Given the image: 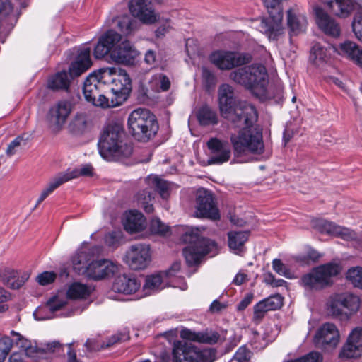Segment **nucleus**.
Listing matches in <instances>:
<instances>
[{
  "instance_id": "obj_20",
  "label": "nucleus",
  "mask_w": 362,
  "mask_h": 362,
  "mask_svg": "<svg viewBox=\"0 0 362 362\" xmlns=\"http://www.w3.org/2000/svg\"><path fill=\"white\" fill-rule=\"evenodd\" d=\"M282 20L283 16L269 15L267 18L262 19L259 29L269 40L277 41L284 34Z\"/></svg>"
},
{
  "instance_id": "obj_18",
  "label": "nucleus",
  "mask_w": 362,
  "mask_h": 362,
  "mask_svg": "<svg viewBox=\"0 0 362 362\" xmlns=\"http://www.w3.org/2000/svg\"><path fill=\"white\" fill-rule=\"evenodd\" d=\"M340 339L339 332L333 323L327 322L320 326L314 337V343L316 346L326 348L335 347Z\"/></svg>"
},
{
  "instance_id": "obj_11",
  "label": "nucleus",
  "mask_w": 362,
  "mask_h": 362,
  "mask_svg": "<svg viewBox=\"0 0 362 362\" xmlns=\"http://www.w3.org/2000/svg\"><path fill=\"white\" fill-rule=\"evenodd\" d=\"M338 52L339 54H346L357 64L362 66V49L354 42L346 41L341 43L339 51L333 45L325 47L320 43H315L311 49V54L315 56V59L325 61L331 54V52Z\"/></svg>"
},
{
  "instance_id": "obj_2",
  "label": "nucleus",
  "mask_w": 362,
  "mask_h": 362,
  "mask_svg": "<svg viewBox=\"0 0 362 362\" xmlns=\"http://www.w3.org/2000/svg\"><path fill=\"white\" fill-rule=\"evenodd\" d=\"M98 148L100 156L107 161H117L130 157L133 148L126 141V134L121 121L111 120L103 127Z\"/></svg>"
},
{
  "instance_id": "obj_59",
  "label": "nucleus",
  "mask_w": 362,
  "mask_h": 362,
  "mask_svg": "<svg viewBox=\"0 0 362 362\" xmlns=\"http://www.w3.org/2000/svg\"><path fill=\"white\" fill-rule=\"evenodd\" d=\"M66 302L64 300L60 299L57 296H54L47 301V306L50 311L55 312L59 310L66 305Z\"/></svg>"
},
{
  "instance_id": "obj_24",
  "label": "nucleus",
  "mask_w": 362,
  "mask_h": 362,
  "mask_svg": "<svg viewBox=\"0 0 362 362\" xmlns=\"http://www.w3.org/2000/svg\"><path fill=\"white\" fill-rule=\"evenodd\" d=\"M319 229L321 233L339 237L345 240H353L357 238L356 233L353 230L327 221H322L319 225Z\"/></svg>"
},
{
  "instance_id": "obj_29",
  "label": "nucleus",
  "mask_w": 362,
  "mask_h": 362,
  "mask_svg": "<svg viewBox=\"0 0 362 362\" xmlns=\"http://www.w3.org/2000/svg\"><path fill=\"white\" fill-rule=\"evenodd\" d=\"M307 24V18L304 15L297 13L292 9L287 11V25L292 35L303 33Z\"/></svg>"
},
{
  "instance_id": "obj_33",
  "label": "nucleus",
  "mask_w": 362,
  "mask_h": 362,
  "mask_svg": "<svg viewBox=\"0 0 362 362\" xmlns=\"http://www.w3.org/2000/svg\"><path fill=\"white\" fill-rule=\"evenodd\" d=\"M70 80L69 79L66 71H62L52 76L48 81L47 86L49 88L58 90H66L69 88Z\"/></svg>"
},
{
  "instance_id": "obj_51",
  "label": "nucleus",
  "mask_w": 362,
  "mask_h": 362,
  "mask_svg": "<svg viewBox=\"0 0 362 362\" xmlns=\"http://www.w3.org/2000/svg\"><path fill=\"white\" fill-rule=\"evenodd\" d=\"M252 356L251 351L246 346H242L235 352L233 360L236 362H251Z\"/></svg>"
},
{
  "instance_id": "obj_6",
  "label": "nucleus",
  "mask_w": 362,
  "mask_h": 362,
  "mask_svg": "<svg viewBox=\"0 0 362 362\" xmlns=\"http://www.w3.org/2000/svg\"><path fill=\"white\" fill-rule=\"evenodd\" d=\"M128 128L135 140L148 142L156 136L159 126L156 116L148 110L138 108L129 115Z\"/></svg>"
},
{
  "instance_id": "obj_36",
  "label": "nucleus",
  "mask_w": 362,
  "mask_h": 362,
  "mask_svg": "<svg viewBox=\"0 0 362 362\" xmlns=\"http://www.w3.org/2000/svg\"><path fill=\"white\" fill-rule=\"evenodd\" d=\"M124 337V335L122 334H117L108 339L106 344L103 343L102 344H98L96 340L93 339H88L85 343V346L90 351H99L100 349L107 348L112 346L115 343L120 342L123 340Z\"/></svg>"
},
{
  "instance_id": "obj_63",
  "label": "nucleus",
  "mask_w": 362,
  "mask_h": 362,
  "mask_svg": "<svg viewBox=\"0 0 362 362\" xmlns=\"http://www.w3.org/2000/svg\"><path fill=\"white\" fill-rule=\"evenodd\" d=\"M181 268V263L180 262H174L172 266L168 269L163 272V275L165 276L166 277H172L175 276L177 273L180 272Z\"/></svg>"
},
{
  "instance_id": "obj_49",
  "label": "nucleus",
  "mask_w": 362,
  "mask_h": 362,
  "mask_svg": "<svg viewBox=\"0 0 362 362\" xmlns=\"http://www.w3.org/2000/svg\"><path fill=\"white\" fill-rule=\"evenodd\" d=\"M150 230L153 234L166 235L169 233V227L158 218L153 219L150 223Z\"/></svg>"
},
{
  "instance_id": "obj_64",
  "label": "nucleus",
  "mask_w": 362,
  "mask_h": 362,
  "mask_svg": "<svg viewBox=\"0 0 362 362\" xmlns=\"http://www.w3.org/2000/svg\"><path fill=\"white\" fill-rule=\"evenodd\" d=\"M202 77L208 86L215 84L216 77L214 74L206 68L202 69Z\"/></svg>"
},
{
  "instance_id": "obj_14",
  "label": "nucleus",
  "mask_w": 362,
  "mask_h": 362,
  "mask_svg": "<svg viewBox=\"0 0 362 362\" xmlns=\"http://www.w3.org/2000/svg\"><path fill=\"white\" fill-rule=\"evenodd\" d=\"M120 265L108 259L93 260L86 267V276L93 280L100 281L113 277L119 272Z\"/></svg>"
},
{
  "instance_id": "obj_8",
  "label": "nucleus",
  "mask_w": 362,
  "mask_h": 362,
  "mask_svg": "<svg viewBox=\"0 0 362 362\" xmlns=\"http://www.w3.org/2000/svg\"><path fill=\"white\" fill-rule=\"evenodd\" d=\"M359 297L351 293H335L329 296L326 304L328 315L341 320H348L361 307Z\"/></svg>"
},
{
  "instance_id": "obj_42",
  "label": "nucleus",
  "mask_w": 362,
  "mask_h": 362,
  "mask_svg": "<svg viewBox=\"0 0 362 362\" xmlns=\"http://www.w3.org/2000/svg\"><path fill=\"white\" fill-rule=\"evenodd\" d=\"M162 275V273H159L148 276L144 285V289L148 290L150 291L159 289L163 282Z\"/></svg>"
},
{
  "instance_id": "obj_43",
  "label": "nucleus",
  "mask_w": 362,
  "mask_h": 362,
  "mask_svg": "<svg viewBox=\"0 0 362 362\" xmlns=\"http://www.w3.org/2000/svg\"><path fill=\"white\" fill-rule=\"evenodd\" d=\"M28 137H25V134L17 136L13 141H12L6 149V155L11 156L16 153L19 148L24 146L27 144Z\"/></svg>"
},
{
  "instance_id": "obj_28",
  "label": "nucleus",
  "mask_w": 362,
  "mask_h": 362,
  "mask_svg": "<svg viewBox=\"0 0 362 362\" xmlns=\"http://www.w3.org/2000/svg\"><path fill=\"white\" fill-rule=\"evenodd\" d=\"M327 8L334 16L346 18L354 11L355 2L353 0H333Z\"/></svg>"
},
{
  "instance_id": "obj_19",
  "label": "nucleus",
  "mask_w": 362,
  "mask_h": 362,
  "mask_svg": "<svg viewBox=\"0 0 362 362\" xmlns=\"http://www.w3.org/2000/svg\"><path fill=\"white\" fill-rule=\"evenodd\" d=\"M71 104L66 100L59 101L49 110L47 120L51 127L59 131L66 123V119L71 112Z\"/></svg>"
},
{
  "instance_id": "obj_21",
  "label": "nucleus",
  "mask_w": 362,
  "mask_h": 362,
  "mask_svg": "<svg viewBox=\"0 0 362 362\" xmlns=\"http://www.w3.org/2000/svg\"><path fill=\"white\" fill-rule=\"evenodd\" d=\"M362 355V329L356 328L349 334L346 344L343 346L340 358H357Z\"/></svg>"
},
{
  "instance_id": "obj_45",
  "label": "nucleus",
  "mask_w": 362,
  "mask_h": 362,
  "mask_svg": "<svg viewBox=\"0 0 362 362\" xmlns=\"http://www.w3.org/2000/svg\"><path fill=\"white\" fill-rule=\"evenodd\" d=\"M152 184L163 198L165 199L169 196L170 184L167 181L155 177Z\"/></svg>"
},
{
  "instance_id": "obj_23",
  "label": "nucleus",
  "mask_w": 362,
  "mask_h": 362,
  "mask_svg": "<svg viewBox=\"0 0 362 362\" xmlns=\"http://www.w3.org/2000/svg\"><path fill=\"white\" fill-rule=\"evenodd\" d=\"M92 65L90 59V49L84 47L81 48L76 60L69 66V72L71 78L78 77L86 71Z\"/></svg>"
},
{
  "instance_id": "obj_61",
  "label": "nucleus",
  "mask_w": 362,
  "mask_h": 362,
  "mask_svg": "<svg viewBox=\"0 0 362 362\" xmlns=\"http://www.w3.org/2000/svg\"><path fill=\"white\" fill-rule=\"evenodd\" d=\"M273 269L280 275L286 276L288 270L284 264L279 259H274L272 262Z\"/></svg>"
},
{
  "instance_id": "obj_27",
  "label": "nucleus",
  "mask_w": 362,
  "mask_h": 362,
  "mask_svg": "<svg viewBox=\"0 0 362 362\" xmlns=\"http://www.w3.org/2000/svg\"><path fill=\"white\" fill-rule=\"evenodd\" d=\"M140 286V282L136 278L122 275L115 279L112 287L117 293L131 294L137 291Z\"/></svg>"
},
{
  "instance_id": "obj_39",
  "label": "nucleus",
  "mask_w": 362,
  "mask_h": 362,
  "mask_svg": "<svg viewBox=\"0 0 362 362\" xmlns=\"http://www.w3.org/2000/svg\"><path fill=\"white\" fill-rule=\"evenodd\" d=\"M88 125L86 116L83 114H76L69 124V129L73 133H83Z\"/></svg>"
},
{
  "instance_id": "obj_40",
  "label": "nucleus",
  "mask_w": 362,
  "mask_h": 362,
  "mask_svg": "<svg viewBox=\"0 0 362 362\" xmlns=\"http://www.w3.org/2000/svg\"><path fill=\"white\" fill-rule=\"evenodd\" d=\"M67 182L77 178L80 176H92L93 175V167L90 164H86L81 166L80 168H75L74 170H68L63 173Z\"/></svg>"
},
{
  "instance_id": "obj_9",
  "label": "nucleus",
  "mask_w": 362,
  "mask_h": 362,
  "mask_svg": "<svg viewBox=\"0 0 362 362\" xmlns=\"http://www.w3.org/2000/svg\"><path fill=\"white\" fill-rule=\"evenodd\" d=\"M100 78L104 83H110L111 92L119 100H127L132 90V81L125 70L115 67H107L100 69Z\"/></svg>"
},
{
  "instance_id": "obj_53",
  "label": "nucleus",
  "mask_w": 362,
  "mask_h": 362,
  "mask_svg": "<svg viewBox=\"0 0 362 362\" xmlns=\"http://www.w3.org/2000/svg\"><path fill=\"white\" fill-rule=\"evenodd\" d=\"M262 300L270 310L279 309L283 305V298L279 294L271 296Z\"/></svg>"
},
{
  "instance_id": "obj_44",
  "label": "nucleus",
  "mask_w": 362,
  "mask_h": 362,
  "mask_svg": "<svg viewBox=\"0 0 362 362\" xmlns=\"http://www.w3.org/2000/svg\"><path fill=\"white\" fill-rule=\"evenodd\" d=\"M346 278L355 287L362 288V267H355L349 269Z\"/></svg>"
},
{
  "instance_id": "obj_47",
  "label": "nucleus",
  "mask_w": 362,
  "mask_h": 362,
  "mask_svg": "<svg viewBox=\"0 0 362 362\" xmlns=\"http://www.w3.org/2000/svg\"><path fill=\"white\" fill-rule=\"evenodd\" d=\"M13 347V340L7 336L0 339V362H4Z\"/></svg>"
},
{
  "instance_id": "obj_30",
  "label": "nucleus",
  "mask_w": 362,
  "mask_h": 362,
  "mask_svg": "<svg viewBox=\"0 0 362 362\" xmlns=\"http://www.w3.org/2000/svg\"><path fill=\"white\" fill-rule=\"evenodd\" d=\"M146 226V221L141 213L131 211L126 214L124 221V229L132 233L142 230Z\"/></svg>"
},
{
  "instance_id": "obj_62",
  "label": "nucleus",
  "mask_w": 362,
  "mask_h": 362,
  "mask_svg": "<svg viewBox=\"0 0 362 362\" xmlns=\"http://www.w3.org/2000/svg\"><path fill=\"white\" fill-rule=\"evenodd\" d=\"M86 261V254L84 252L81 251L76 253L73 257L72 263L74 268L78 272V266L83 264Z\"/></svg>"
},
{
  "instance_id": "obj_32",
  "label": "nucleus",
  "mask_w": 362,
  "mask_h": 362,
  "mask_svg": "<svg viewBox=\"0 0 362 362\" xmlns=\"http://www.w3.org/2000/svg\"><path fill=\"white\" fill-rule=\"evenodd\" d=\"M249 234L246 231H230L228 233V246L238 253L243 250L245 242L248 240Z\"/></svg>"
},
{
  "instance_id": "obj_34",
  "label": "nucleus",
  "mask_w": 362,
  "mask_h": 362,
  "mask_svg": "<svg viewBox=\"0 0 362 362\" xmlns=\"http://www.w3.org/2000/svg\"><path fill=\"white\" fill-rule=\"evenodd\" d=\"M91 293V289L86 284L74 282L71 284L66 292V296L70 299H85Z\"/></svg>"
},
{
  "instance_id": "obj_4",
  "label": "nucleus",
  "mask_w": 362,
  "mask_h": 362,
  "mask_svg": "<svg viewBox=\"0 0 362 362\" xmlns=\"http://www.w3.org/2000/svg\"><path fill=\"white\" fill-rule=\"evenodd\" d=\"M181 240L189 245L183 249V255L189 267L199 265L207 255L213 257L218 254L217 243L209 238L201 235L199 228H186Z\"/></svg>"
},
{
  "instance_id": "obj_15",
  "label": "nucleus",
  "mask_w": 362,
  "mask_h": 362,
  "mask_svg": "<svg viewBox=\"0 0 362 362\" xmlns=\"http://www.w3.org/2000/svg\"><path fill=\"white\" fill-rule=\"evenodd\" d=\"M151 260L149 245H132L126 252L124 261L133 270L144 269L148 267Z\"/></svg>"
},
{
  "instance_id": "obj_55",
  "label": "nucleus",
  "mask_w": 362,
  "mask_h": 362,
  "mask_svg": "<svg viewBox=\"0 0 362 362\" xmlns=\"http://www.w3.org/2000/svg\"><path fill=\"white\" fill-rule=\"evenodd\" d=\"M66 182L67 180L64 175L63 173H60L53 178V180L49 183L48 186L44 190L48 195H49L60 185Z\"/></svg>"
},
{
  "instance_id": "obj_1",
  "label": "nucleus",
  "mask_w": 362,
  "mask_h": 362,
  "mask_svg": "<svg viewBox=\"0 0 362 362\" xmlns=\"http://www.w3.org/2000/svg\"><path fill=\"white\" fill-rule=\"evenodd\" d=\"M218 105L221 115L240 130L230 136L234 155L240 156L247 152L261 154L264 146L261 131L252 126L257 121V113L254 106L238 101L233 88L226 83L218 88Z\"/></svg>"
},
{
  "instance_id": "obj_38",
  "label": "nucleus",
  "mask_w": 362,
  "mask_h": 362,
  "mask_svg": "<svg viewBox=\"0 0 362 362\" xmlns=\"http://www.w3.org/2000/svg\"><path fill=\"white\" fill-rule=\"evenodd\" d=\"M136 198L138 204L143 208L146 213L150 214L153 211V206L151 204L153 197L152 196L151 189H146L139 192L136 194Z\"/></svg>"
},
{
  "instance_id": "obj_10",
  "label": "nucleus",
  "mask_w": 362,
  "mask_h": 362,
  "mask_svg": "<svg viewBox=\"0 0 362 362\" xmlns=\"http://www.w3.org/2000/svg\"><path fill=\"white\" fill-rule=\"evenodd\" d=\"M215 351L200 349L191 343L177 341L173 349V362H213Z\"/></svg>"
},
{
  "instance_id": "obj_3",
  "label": "nucleus",
  "mask_w": 362,
  "mask_h": 362,
  "mask_svg": "<svg viewBox=\"0 0 362 362\" xmlns=\"http://www.w3.org/2000/svg\"><path fill=\"white\" fill-rule=\"evenodd\" d=\"M122 40V36L114 30H108L99 39L94 49V57L101 59L110 54L116 63L131 65L134 63L139 52L129 40Z\"/></svg>"
},
{
  "instance_id": "obj_48",
  "label": "nucleus",
  "mask_w": 362,
  "mask_h": 362,
  "mask_svg": "<svg viewBox=\"0 0 362 362\" xmlns=\"http://www.w3.org/2000/svg\"><path fill=\"white\" fill-rule=\"evenodd\" d=\"M270 310L266 306V304L263 300L259 301L254 306V313L252 317V321L255 324H259L264 318L265 313Z\"/></svg>"
},
{
  "instance_id": "obj_25",
  "label": "nucleus",
  "mask_w": 362,
  "mask_h": 362,
  "mask_svg": "<svg viewBox=\"0 0 362 362\" xmlns=\"http://www.w3.org/2000/svg\"><path fill=\"white\" fill-rule=\"evenodd\" d=\"M102 80L100 78V72L98 74L91 73L86 78L83 93L86 101L93 103L95 99L100 93L98 86L100 85Z\"/></svg>"
},
{
  "instance_id": "obj_41",
  "label": "nucleus",
  "mask_w": 362,
  "mask_h": 362,
  "mask_svg": "<svg viewBox=\"0 0 362 362\" xmlns=\"http://www.w3.org/2000/svg\"><path fill=\"white\" fill-rule=\"evenodd\" d=\"M269 15L283 16L282 0H262Z\"/></svg>"
},
{
  "instance_id": "obj_60",
  "label": "nucleus",
  "mask_w": 362,
  "mask_h": 362,
  "mask_svg": "<svg viewBox=\"0 0 362 362\" xmlns=\"http://www.w3.org/2000/svg\"><path fill=\"white\" fill-rule=\"evenodd\" d=\"M162 23L155 31L156 37L158 38L163 37L171 28L170 20L169 18L162 19Z\"/></svg>"
},
{
  "instance_id": "obj_50",
  "label": "nucleus",
  "mask_w": 362,
  "mask_h": 362,
  "mask_svg": "<svg viewBox=\"0 0 362 362\" xmlns=\"http://www.w3.org/2000/svg\"><path fill=\"white\" fill-rule=\"evenodd\" d=\"M6 17L12 18L16 22L17 18L13 14V6L10 0H0V20Z\"/></svg>"
},
{
  "instance_id": "obj_54",
  "label": "nucleus",
  "mask_w": 362,
  "mask_h": 362,
  "mask_svg": "<svg viewBox=\"0 0 362 362\" xmlns=\"http://www.w3.org/2000/svg\"><path fill=\"white\" fill-rule=\"evenodd\" d=\"M322 255L315 250L310 249L304 255L298 257L297 260L300 262L305 264H310V262H317Z\"/></svg>"
},
{
  "instance_id": "obj_7",
  "label": "nucleus",
  "mask_w": 362,
  "mask_h": 362,
  "mask_svg": "<svg viewBox=\"0 0 362 362\" xmlns=\"http://www.w3.org/2000/svg\"><path fill=\"white\" fill-rule=\"evenodd\" d=\"M341 270L340 263L333 261L314 268L303 275L300 284L306 290H321L329 286L332 284L331 278L338 275Z\"/></svg>"
},
{
  "instance_id": "obj_5",
  "label": "nucleus",
  "mask_w": 362,
  "mask_h": 362,
  "mask_svg": "<svg viewBox=\"0 0 362 362\" xmlns=\"http://www.w3.org/2000/svg\"><path fill=\"white\" fill-rule=\"evenodd\" d=\"M230 78L257 96L265 93L269 81L267 69L260 64L239 68L230 72Z\"/></svg>"
},
{
  "instance_id": "obj_13",
  "label": "nucleus",
  "mask_w": 362,
  "mask_h": 362,
  "mask_svg": "<svg viewBox=\"0 0 362 362\" xmlns=\"http://www.w3.org/2000/svg\"><path fill=\"white\" fill-rule=\"evenodd\" d=\"M195 216L213 221L220 219V213L213 194L206 189H200L196 194Z\"/></svg>"
},
{
  "instance_id": "obj_26",
  "label": "nucleus",
  "mask_w": 362,
  "mask_h": 362,
  "mask_svg": "<svg viewBox=\"0 0 362 362\" xmlns=\"http://www.w3.org/2000/svg\"><path fill=\"white\" fill-rule=\"evenodd\" d=\"M180 337L189 341L212 344L218 341L220 335L215 332H196L189 329H183L180 332Z\"/></svg>"
},
{
  "instance_id": "obj_22",
  "label": "nucleus",
  "mask_w": 362,
  "mask_h": 362,
  "mask_svg": "<svg viewBox=\"0 0 362 362\" xmlns=\"http://www.w3.org/2000/svg\"><path fill=\"white\" fill-rule=\"evenodd\" d=\"M316 22L319 28L327 35L334 37L339 36L341 29L339 23L332 18L323 8H314Z\"/></svg>"
},
{
  "instance_id": "obj_52",
  "label": "nucleus",
  "mask_w": 362,
  "mask_h": 362,
  "mask_svg": "<svg viewBox=\"0 0 362 362\" xmlns=\"http://www.w3.org/2000/svg\"><path fill=\"white\" fill-rule=\"evenodd\" d=\"M11 334L13 336L17 337V343L19 344L20 346L24 349L25 353L28 356L32 357L33 354L35 352V348L30 345V341L24 339L20 334L16 332L15 331H11ZM36 352H37V348Z\"/></svg>"
},
{
  "instance_id": "obj_31",
  "label": "nucleus",
  "mask_w": 362,
  "mask_h": 362,
  "mask_svg": "<svg viewBox=\"0 0 362 362\" xmlns=\"http://www.w3.org/2000/svg\"><path fill=\"white\" fill-rule=\"evenodd\" d=\"M114 22L119 30L126 36L133 34L139 28V23L128 15L117 16Z\"/></svg>"
},
{
  "instance_id": "obj_46",
  "label": "nucleus",
  "mask_w": 362,
  "mask_h": 362,
  "mask_svg": "<svg viewBox=\"0 0 362 362\" xmlns=\"http://www.w3.org/2000/svg\"><path fill=\"white\" fill-rule=\"evenodd\" d=\"M16 274L14 271L6 270L1 276L3 282L13 289H18L22 285L21 281L15 280Z\"/></svg>"
},
{
  "instance_id": "obj_17",
  "label": "nucleus",
  "mask_w": 362,
  "mask_h": 362,
  "mask_svg": "<svg viewBox=\"0 0 362 362\" xmlns=\"http://www.w3.org/2000/svg\"><path fill=\"white\" fill-rule=\"evenodd\" d=\"M206 146L209 150V165H221L230 160L231 150L228 141L213 137L206 142Z\"/></svg>"
},
{
  "instance_id": "obj_37",
  "label": "nucleus",
  "mask_w": 362,
  "mask_h": 362,
  "mask_svg": "<svg viewBox=\"0 0 362 362\" xmlns=\"http://www.w3.org/2000/svg\"><path fill=\"white\" fill-rule=\"evenodd\" d=\"M123 102L119 100V98L114 94L110 97L100 93L92 104L102 108H111L119 106Z\"/></svg>"
},
{
  "instance_id": "obj_57",
  "label": "nucleus",
  "mask_w": 362,
  "mask_h": 362,
  "mask_svg": "<svg viewBox=\"0 0 362 362\" xmlns=\"http://www.w3.org/2000/svg\"><path fill=\"white\" fill-rule=\"evenodd\" d=\"M56 277L57 274L54 272H44L37 276L36 281L41 286H47L54 282Z\"/></svg>"
},
{
  "instance_id": "obj_16",
  "label": "nucleus",
  "mask_w": 362,
  "mask_h": 362,
  "mask_svg": "<svg viewBox=\"0 0 362 362\" xmlns=\"http://www.w3.org/2000/svg\"><path fill=\"white\" fill-rule=\"evenodd\" d=\"M128 6L132 16L144 24L152 25L160 20V14L156 12L151 0H130Z\"/></svg>"
},
{
  "instance_id": "obj_56",
  "label": "nucleus",
  "mask_w": 362,
  "mask_h": 362,
  "mask_svg": "<svg viewBox=\"0 0 362 362\" xmlns=\"http://www.w3.org/2000/svg\"><path fill=\"white\" fill-rule=\"evenodd\" d=\"M352 29L356 37L362 42V12L355 14L352 22Z\"/></svg>"
},
{
  "instance_id": "obj_35",
  "label": "nucleus",
  "mask_w": 362,
  "mask_h": 362,
  "mask_svg": "<svg viewBox=\"0 0 362 362\" xmlns=\"http://www.w3.org/2000/svg\"><path fill=\"white\" fill-rule=\"evenodd\" d=\"M199 122L201 125H214L218 123L216 113L208 106L201 107L197 114Z\"/></svg>"
},
{
  "instance_id": "obj_58",
  "label": "nucleus",
  "mask_w": 362,
  "mask_h": 362,
  "mask_svg": "<svg viewBox=\"0 0 362 362\" xmlns=\"http://www.w3.org/2000/svg\"><path fill=\"white\" fill-rule=\"evenodd\" d=\"M322 358L320 353L311 351L307 355L295 360H289L287 362H322Z\"/></svg>"
},
{
  "instance_id": "obj_12",
  "label": "nucleus",
  "mask_w": 362,
  "mask_h": 362,
  "mask_svg": "<svg viewBox=\"0 0 362 362\" xmlns=\"http://www.w3.org/2000/svg\"><path fill=\"white\" fill-rule=\"evenodd\" d=\"M209 59L218 69L230 70L234 67L250 63L252 57L249 54L243 52L217 50L211 54Z\"/></svg>"
}]
</instances>
